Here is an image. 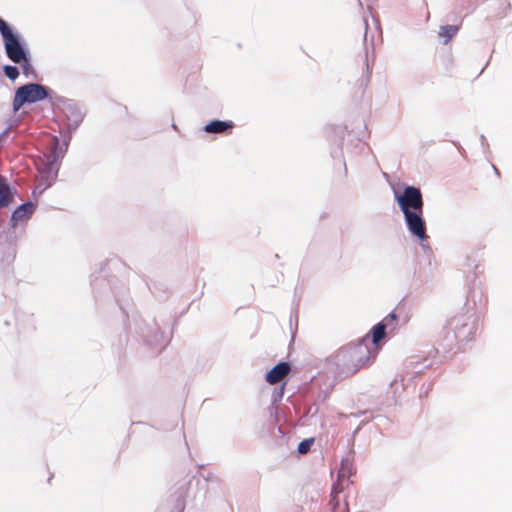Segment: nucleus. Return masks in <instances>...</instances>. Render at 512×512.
I'll use <instances>...</instances> for the list:
<instances>
[{
    "label": "nucleus",
    "mask_w": 512,
    "mask_h": 512,
    "mask_svg": "<svg viewBox=\"0 0 512 512\" xmlns=\"http://www.w3.org/2000/svg\"><path fill=\"white\" fill-rule=\"evenodd\" d=\"M11 198L12 193L9 185L0 177V208L8 206L11 202Z\"/></svg>",
    "instance_id": "obj_13"
},
{
    "label": "nucleus",
    "mask_w": 512,
    "mask_h": 512,
    "mask_svg": "<svg viewBox=\"0 0 512 512\" xmlns=\"http://www.w3.org/2000/svg\"><path fill=\"white\" fill-rule=\"evenodd\" d=\"M63 113L69 135L61 145L59 144V139L54 137L51 144V152L49 154H45L38 164V171L41 175V179L46 182L43 187L42 184H39L38 188H41V192L49 187L56 179L60 161L68 149V141L71 134L77 130L83 121L84 114L80 106L73 101H67L64 104Z\"/></svg>",
    "instance_id": "obj_1"
},
{
    "label": "nucleus",
    "mask_w": 512,
    "mask_h": 512,
    "mask_svg": "<svg viewBox=\"0 0 512 512\" xmlns=\"http://www.w3.org/2000/svg\"><path fill=\"white\" fill-rule=\"evenodd\" d=\"M233 127L232 121L213 120L204 126V131L212 134H230Z\"/></svg>",
    "instance_id": "obj_10"
},
{
    "label": "nucleus",
    "mask_w": 512,
    "mask_h": 512,
    "mask_svg": "<svg viewBox=\"0 0 512 512\" xmlns=\"http://www.w3.org/2000/svg\"><path fill=\"white\" fill-rule=\"evenodd\" d=\"M0 35L2 37L5 54L8 59L13 63H22L23 61H26V56L29 55V50L25 40L2 18H0Z\"/></svg>",
    "instance_id": "obj_3"
},
{
    "label": "nucleus",
    "mask_w": 512,
    "mask_h": 512,
    "mask_svg": "<svg viewBox=\"0 0 512 512\" xmlns=\"http://www.w3.org/2000/svg\"><path fill=\"white\" fill-rule=\"evenodd\" d=\"M386 329L384 325H382L380 322L376 324L372 329V339H370V347L371 349L376 348L378 350L377 344L378 342L383 339L386 335Z\"/></svg>",
    "instance_id": "obj_14"
},
{
    "label": "nucleus",
    "mask_w": 512,
    "mask_h": 512,
    "mask_svg": "<svg viewBox=\"0 0 512 512\" xmlns=\"http://www.w3.org/2000/svg\"><path fill=\"white\" fill-rule=\"evenodd\" d=\"M18 64L21 66L24 75L29 76L30 73H32L33 68L30 64V56L29 55L26 56V61H23L22 63H18Z\"/></svg>",
    "instance_id": "obj_20"
},
{
    "label": "nucleus",
    "mask_w": 512,
    "mask_h": 512,
    "mask_svg": "<svg viewBox=\"0 0 512 512\" xmlns=\"http://www.w3.org/2000/svg\"><path fill=\"white\" fill-rule=\"evenodd\" d=\"M458 32V27L455 25H445L440 27L439 35L445 38L444 43L446 44L452 37Z\"/></svg>",
    "instance_id": "obj_16"
},
{
    "label": "nucleus",
    "mask_w": 512,
    "mask_h": 512,
    "mask_svg": "<svg viewBox=\"0 0 512 512\" xmlns=\"http://www.w3.org/2000/svg\"><path fill=\"white\" fill-rule=\"evenodd\" d=\"M49 89L38 83L20 86L14 95L13 110L18 111L26 103H35L48 97Z\"/></svg>",
    "instance_id": "obj_4"
},
{
    "label": "nucleus",
    "mask_w": 512,
    "mask_h": 512,
    "mask_svg": "<svg viewBox=\"0 0 512 512\" xmlns=\"http://www.w3.org/2000/svg\"><path fill=\"white\" fill-rule=\"evenodd\" d=\"M449 327L453 330L455 338L461 342L471 340L475 332L474 321L465 315L453 317L449 322Z\"/></svg>",
    "instance_id": "obj_7"
},
{
    "label": "nucleus",
    "mask_w": 512,
    "mask_h": 512,
    "mask_svg": "<svg viewBox=\"0 0 512 512\" xmlns=\"http://www.w3.org/2000/svg\"><path fill=\"white\" fill-rule=\"evenodd\" d=\"M380 323L384 325L385 329L388 330L389 333H393L397 329V315L394 312H391Z\"/></svg>",
    "instance_id": "obj_15"
},
{
    "label": "nucleus",
    "mask_w": 512,
    "mask_h": 512,
    "mask_svg": "<svg viewBox=\"0 0 512 512\" xmlns=\"http://www.w3.org/2000/svg\"><path fill=\"white\" fill-rule=\"evenodd\" d=\"M394 199L403 215L423 211V196L421 190L415 186H406L402 192H395Z\"/></svg>",
    "instance_id": "obj_5"
},
{
    "label": "nucleus",
    "mask_w": 512,
    "mask_h": 512,
    "mask_svg": "<svg viewBox=\"0 0 512 512\" xmlns=\"http://www.w3.org/2000/svg\"><path fill=\"white\" fill-rule=\"evenodd\" d=\"M481 141H482V143H484L486 141L484 136H481Z\"/></svg>",
    "instance_id": "obj_23"
},
{
    "label": "nucleus",
    "mask_w": 512,
    "mask_h": 512,
    "mask_svg": "<svg viewBox=\"0 0 512 512\" xmlns=\"http://www.w3.org/2000/svg\"><path fill=\"white\" fill-rule=\"evenodd\" d=\"M8 130L4 131L2 134H0V141L3 139V137L7 134Z\"/></svg>",
    "instance_id": "obj_22"
},
{
    "label": "nucleus",
    "mask_w": 512,
    "mask_h": 512,
    "mask_svg": "<svg viewBox=\"0 0 512 512\" xmlns=\"http://www.w3.org/2000/svg\"><path fill=\"white\" fill-rule=\"evenodd\" d=\"M313 443V438L305 439L299 443L297 451L299 452V454H306L307 452L310 451Z\"/></svg>",
    "instance_id": "obj_18"
},
{
    "label": "nucleus",
    "mask_w": 512,
    "mask_h": 512,
    "mask_svg": "<svg viewBox=\"0 0 512 512\" xmlns=\"http://www.w3.org/2000/svg\"><path fill=\"white\" fill-rule=\"evenodd\" d=\"M364 23H365V27L367 28V27H368V22H367V20H364Z\"/></svg>",
    "instance_id": "obj_24"
},
{
    "label": "nucleus",
    "mask_w": 512,
    "mask_h": 512,
    "mask_svg": "<svg viewBox=\"0 0 512 512\" xmlns=\"http://www.w3.org/2000/svg\"><path fill=\"white\" fill-rule=\"evenodd\" d=\"M354 472L355 469L352 461L349 458H344L341 461L337 477H339V480H346L347 484H350L349 479L354 474Z\"/></svg>",
    "instance_id": "obj_12"
},
{
    "label": "nucleus",
    "mask_w": 512,
    "mask_h": 512,
    "mask_svg": "<svg viewBox=\"0 0 512 512\" xmlns=\"http://www.w3.org/2000/svg\"><path fill=\"white\" fill-rule=\"evenodd\" d=\"M290 371V365L287 362H280L275 365L267 374L266 381L269 384L280 382Z\"/></svg>",
    "instance_id": "obj_9"
},
{
    "label": "nucleus",
    "mask_w": 512,
    "mask_h": 512,
    "mask_svg": "<svg viewBox=\"0 0 512 512\" xmlns=\"http://www.w3.org/2000/svg\"><path fill=\"white\" fill-rule=\"evenodd\" d=\"M4 74L7 78L14 81L19 76V69L13 65H6L4 66Z\"/></svg>",
    "instance_id": "obj_17"
},
{
    "label": "nucleus",
    "mask_w": 512,
    "mask_h": 512,
    "mask_svg": "<svg viewBox=\"0 0 512 512\" xmlns=\"http://www.w3.org/2000/svg\"><path fill=\"white\" fill-rule=\"evenodd\" d=\"M163 334L159 331H157L154 335V338L151 340H147L150 345H153L155 347H163L164 342L162 341Z\"/></svg>",
    "instance_id": "obj_19"
},
{
    "label": "nucleus",
    "mask_w": 512,
    "mask_h": 512,
    "mask_svg": "<svg viewBox=\"0 0 512 512\" xmlns=\"http://www.w3.org/2000/svg\"><path fill=\"white\" fill-rule=\"evenodd\" d=\"M34 212V204L32 202H26L20 205L16 210L13 211L11 216L12 226H17L18 223L27 221Z\"/></svg>",
    "instance_id": "obj_8"
},
{
    "label": "nucleus",
    "mask_w": 512,
    "mask_h": 512,
    "mask_svg": "<svg viewBox=\"0 0 512 512\" xmlns=\"http://www.w3.org/2000/svg\"><path fill=\"white\" fill-rule=\"evenodd\" d=\"M404 223L409 234L419 241L421 247H425L429 236L427 235L426 221L423 217V211L413 212L403 215Z\"/></svg>",
    "instance_id": "obj_6"
},
{
    "label": "nucleus",
    "mask_w": 512,
    "mask_h": 512,
    "mask_svg": "<svg viewBox=\"0 0 512 512\" xmlns=\"http://www.w3.org/2000/svg\"><path fill=\"white\" fill-rule=\"evenodd\" d=\"M331 512H348V505L344 503L341 509H332Z\"/></svg>",
    "instance_id": "obj_21"
},
{
    "label": "nucleus",
    "mask_w": 512,
    "mask_h": 512,
    "mask_svg": "<svg viewBox=\"0 0 512 512\" xmlns=\"http://www.w3.org/2000/svg\"><path fill=\"white\" fill-rule=\"evenodd\" d=\"M377 349H371L369 335L358 342H351L341 347L334 355L335 364L344 372L353 374L375 358Z\"/></svg>",
    "instance_id": "obj_2"
},
{
    "label": "nucleus",
    "mask_w": 512,
    "mask_h": 512,
    "mask_svg": "<svg viewBox=\"0 0 512 512\" xmlns=\"http://www.w3.org/2000/svg\"><path fill=\"white\" fill-rule=\"evenodd\" d=\"M346 480H339V477H337V481L332 486L331 491V499H330V506L331 509H341L343 504L341 505L338 495L345 489L346 486H348Z\"/></svg>",
    "instance_id": "obj_11"
}]
</instances>
